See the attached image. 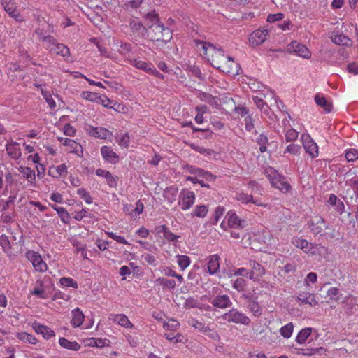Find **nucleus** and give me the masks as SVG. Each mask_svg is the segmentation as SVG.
<instances>
[{"mask_svg":"<svg viewBox=\"0 0 358 358\" xmlns=\"http://www.w3.org/2000/svg\"><path fill=\"white\" fill-rule=\"evenodd\" d=\"M7 154L13 159H18L21 157V149L20 144L17 142L10 141L6 145Z\"/></svg>","mask_w":358,"mask_h":358,"instance_id":"aec40b11","label":"nucleus"},{"mask_svg":"<svg viewBox=\"0 0 358 358\" xmlns=\"http://www.w3.org/2000/svg\"><path fill=\"white\" fill-rule=\"evenodd\" d=\"M1 3L4 10L16 21H22L20 13L17 10V6L14 0H1Z\"/></svg>","mask_w":358,"mask_h":358,"instance_id":"f8f14e48","label":"nucleus"},{"mask_svg":"<svg viewBox=\"0 0 358 358\" xmlns=\"http://www.w3.org/2000/svg\"><path fill=\"white\" fill-rule=\"evenodd\" d=\"M182 169L186 173H189L192 175H198L199 176H201V173H203L202 169L189 164L183 166Z\"/></svg>","mask_w":358,"mask_h":358,"instance_id":"3c124183","label":"nucleus"},{"mask_svg":"<svg viewBox=\"0 0 358 358\" xmlns=\"http://www.w3.org/2000/svg\"><path fill=\"white\" fill-rule=\"evenodd\" d=\"M164 337L174 343L183 342V336L180 334H174L173 332L164 334Z\"/></svg>","mask_w":358,"mask_h":358,"instance_id":"5fc2aeb1","label":"nucleus"},{"mask_svg":"<svg viewBox=\"0 0 358 358\" xmlns=\"http://www.w3.org/2000/svg\"><path fill=\"white\" fill-rule=\"evenodd\" d=\"M77 193L80 196V198H82L83 199L85 200V201L87 203L90 204L92 203V196H90V193L87 191H86L85 189H78Z\"/></svg>","mask_w":358,"mask_h":358,"instance_id":"bf43d9fd","label":"nucleus"},{"mask_svg":"<svg viewBox=\"0 0 358 358\" xmlns=\"http://www.w3.org/2000/svg\"><path fill=\"white\" fill-rule=\"evenodd\" d=\"M59 141L63 143V145L70 148V152L79 155V152H83L82 147L80 144L72 139L59 138Z\"/></svg>","mask_w":358,"mask_h":358,"instance_id":"a878e982","label":"nucleus"},{"mask_svg":"<svg viewBox=\"0 0 358 358\" xmlns=\"http://www.w3.org/2000/svg\"><path fill=\"white\" fill-rule=\"evenodd\" d=\"M147 38L152 42L166 44L172 38V31L163 23L153 27L144 28Z\"/></svg>","mask_w":358,"mask_h":358,"instance_id":"f03ea898","label":"nucleus"},{"mask_svg":"<svg viewBox=\"0 0 358 358\" xmlns=\"http://www.w3.org/2000/svg\"><path fill=\"white\" fill-rule=\"evenodd\" d=\"M345 158L348 162H353L358 159V151L356 149H350L346 151Z\"/></svg>","mask_w":358,"mask_h":358,"instance_id":"680f3d73","label":"nucleus"},{"mask_svg":"<svg viewBox=\"0 0 358 358\" xmlns=\"http://www.w3.org/2000/svg\"><path fill=\"white\" fill-rule=\"evenodd\" d=\"M248 185L249 187L251 188V194H248L245 193H240L237 194V200L245 204L252 203L258 206H263L261 200L259 198H255L253 194L258 192L260 195H262V188L259 186L255 181H250Z\"/></svg>","mask_w":358,"mask_h":358,"instance_id":"20e7f679","label":"nucleus"},{"mask_svg":"<svg viewBox=\"0 0 358 358\" xmlns=\"http://www.w3.org/2000/svg\"><path fill=\"white\" fill-rule=\"evenodd\" d=\"M129 27L132 32L136 33L142 29L143 24L138 18L131 17L129 21Z\"/></svg>","mask_w":358,"mask_h":358,"instance_id":"ea45409f","label":"nucleus"},{"mask_svg":"<svg viewBox=\"0 0 358 358\" xmlns=\"http://www.w3.org/2000/svg\"><path fill=\"white\" fill-rule=\"evenodd\" d=\"M180 326V323L173 319H171L168 322L164 324V328L167 330H175Z\"/></svg>","mask_w":358,"mask_h":358,"instance_id":"69168bd1","label":"nucleus"},{"mask_svg":"<svg viewBox=\"0 0 358 358\" xmlns=\"http://www.w3.org/2000/svg\"><path fill=\"white\" fill-rule=\"evenodd\" d=\"M109 320L117 323L120 326L125 328H133V324L129 321L128 317L124 314H110Z\"/></svg>","mask_w":358,"mask_h":358,"instance_id":"4be33fe9","label":"nucleus"},{"mask_svg":"<svg viewBox=\"0 0 358 358\" xmlns=\"http://www.w3.org/2000/svg\"><path fill=\"white\" fill-rule=\"evenodd\" d=\"M220 260V258L217 255H210L208 257L207 267H208V271L210 275L215 274L219 271Z\"/></svg>","mask_w":358,"mask_h":358,"instance_id":"5701e85b","label":"nucleus"},{"mask_svg":"<svg viewBox=\"0 0 358 358\" xmlns=\"http://www.w3.org/2000/svg\"><path fill=\"white\" fill-rule=\"evenodd\" d=\"M292 243L296 248L301 249L306 253L310 252L311 254H315V252L312 251V250L317 247V245H315L312 243H309L307 240L300 238H294L292 241Z\"/></svg>","mask_w":358,"mask_h":358,"instance_id":"6ab92c4d","label":"nucleus"},{"mask_svg":"<svg viewBox=\"0 0 358 358\" xmlns=\"http://www.w3.org/2000/svg\"><path fill=\"white\" fill-rule=\"evenodd\" d=\"M52 51H55L57 54L61 55L63 57H68L70 55L69 48L62 43H57Z\"/></svg>","mask_w":358,"mask_h":358,"instance_id":"a19ab883","label":"nucleus"},{"mask_svg":"<svg viewBox=\"0 0 358 358\" xmlns=\"http://www.w3.org/2000/svg\"><path fill=\"white\" fill-rule=\"evenodd\" d=\"M189 324L195 328L199 330L201 332L206 333L208 331H210V327L207 325H206L204 323L198 321L197 320H192V321L189 322Z\"/></svg>","mask_w":358,"mask_h":358,"instance_id":"79ce46f5","label":"nucleus"},{"mask_svg":"<svg viewBox=\"0 0 358 358\" xmlns=\"http://www.w3.org/2000/svg\"><path fill=\"white\" fill-rule=\"evenodd\" d=\"M129 63L133 66H134L138 69L143 70L148 73H150V71L152 67V65L150 63H148L145 61L139 60L137 59H130Z\"/></svg>","mask_w":358,"mask_h":358,"instance_id":"c756f323","label":"nucleus"},{"mask_svg":"<svg viewBox=\"0 0 358 358\" xmlns=\"http://www.w3.org/2000/svg\"><path fill=\"white\" fill-rule=\"evenodd\" d=\"M156 282L159 285L169 289H173L176 286V283L174 280H170L165 278H159L157 279Z\"/></svg>","mask_w":358,"mask_h":358,"instance_id":"c03bdc74","label":"nucleus"},{"mask_svg":"<svg viewBox=\"0 0 358 358\" xmlns=\"http://www.w3.org/2000/svg\"><path fill=\"white\" fill-rule=\"evenodd\" d=\"M59 343L62 348L71 350L78 351L80 348V345L76 341H70L65 338H60Z\"/></svg>","mask_w":358,"mask_h":358,"instance_id":"2f4dec72","label":"nucleus"},{"mask_svg":"<svg viewBox=\"0 0 358 358\" xmlns=\"http://www.w3.org/2000/svg\"><path fill=\"white\" fill-rule=\"evenodd\" d=\"M222 317L228 322L241 324L246 326L249 325L251 322L250 319L245 313L234 308L223 314Z\"/></svg>","mask_w":358,"mask_h":358,"instance_id":"423d86ee","label":"nucleus"},{"mask_svg":"<svg viewBox=\"0 0 358 358\" xmlns=\"http://www.w3.org/2000/svg\"><path fill=\"white\" fill-rule=\"evenodd\" d=\"M308 226L310 231L314 234H318L321 233L324 229H329V226L326 224L324 220L319 215H315L312 217L308 222Z\"/></svg>","mask_w":358,"mask_h":358,"instance_id":"9b49d317","label":"nucleus"},{"mask_svg":"<svg viewBox=\"0 0 358 358\" xmlns=\"http://www.w3.org/2000/svg\"><path fill=\"white\" fill-rule=\"evenodd\" d=\"M144 18L146 26L145 28L153 27L154 26L159 25L162 23L159 20L158 14L154 10L145 14Z\"/></svg>","mask_w":358,"mask_h":358,"instance_id":"b1692460","label":"nucleus"},{"mask_svg":"<svg viewBox=\"0 0 358 358\" xmlns=\"http://www.w3.org/2000/svg\"><path fill=\"white\" fill-rule=\"evenodd\" d=\"M210 303L214 307L221 309L229 308L232 305V302L229 296L227 294H220L216 296L210 301Z\"/></svg>","mask_w":358,"mask_h":358,"instance_id":"2eb2a0df","label":"nucleus"},{"mask_svg":"<svg viewBox=\"0 0 358 358\" xmlns=\"http://www.w3.org/2000/svg\"><path fill=\"white\" fill-rule=\"evenodd\" d=\"M67 173V167L65 164L59 166H52L48 170V174L55 178L64 176Z\"/></svg>","mask_w":358,"mask_h":358,"instance_id":"bb28decb","label":"nucleus"},{"mask_svg":"<svg viewBox=\"0 0 358 358\" xmlns=\"http://www.w3.org/2000/svg\"><path fill=\"white\" fill-rule=\"evenodd\" d=\"M177 192L178 189L176 187H169L165 189L164 196L169 201L172 202L175 200Z\"/></svg>","mask_w":358,"mask_h":358,"instance_id":"8fccbe9b","label":"nucleus"},{"mask_svg":"<svg viewBox=\"0 0 358 358\" xmlns=\"http://www.w3.org/2000/svg\"><path fill=\"white\" fill-rule=\"evenodd\" d=\"M143 210V204L138 201L136 203V207L133 208L132 206H126L124 207V210H127L130 213L132 216L140 215Z\"/></svg>","mask_w":358,"mask_h":358,"instance_id":"4c0bfd02","label":"nucleus"},{"mask_svg":"<svg viewBox=\"0 0 358 358\" xmlns=\"http://www.w3.org/2000/svg\"><path fill=\"white\" fill-rule=\"evenodd\" d=\"M32 327L36 334H41L45 339H49L55 336V331L48 326L34 322Z\"/></svg>","mask_w":358,"mask_h":358,"instance_id":"f3484780","label":"nucleus"},{"mask_svg":"<svg viewBox=\"0 0 358 358\" xmlns=\"http://www.w3.org/2000/svg\"><path fill=\"white\" fill-rule=\"evenodd\" d=\"M85 315L80 308H77L72 310L71 324L73 327H80L84 321Z\"/></svg>","mask_w":358,"mask_h":358,"instance_id":"cd10ccee","label":"nucleus"},{"mask_svg":"<svg viewBox=\"0 0 358 358\" xmlns=\"http://www.w3.org/2000/svg\"><path fill=\"white\" fill-rule=\"evenodd\" d=\"M26 257L32 263L34 269L39 272H45L48 269L46 263L42 259L39 253L34 251H28Z\"/></svg>","mask_w":358,"mask_h":358,"instance_id":"1a4fd4ad","label":"nucleus"},{"mask_svg":"<svg viewBox=\"0 0 358 358\" xmlns=\"http://www.w3.org/2000/svg\"><path fill=\"white\" fill-rule=\"evenodd\" d=\"M287 52L305 59H309L311 57V53L306 45L296 41L287 45Z\"/></svg>","mask_w":358,"mask_h":358,"instance_id":"6e6552de","label":"nucleus"},{"mask_svg":"<svg viewBox=\"0 0 358 358\" xmlns=\"http://www.w3.org/2000/svg\"><path fill=\"white\" fill-rule=\"evenodd\" d=\"M315 101L316 103L319 106L323 108L326 112L329 113L331 110V103L328 102L324 96H320V94H316L315 96Z\"/></svg>","mask_w":358,"mask_h":358,"instance_id":"72a5a7b5","label":"nucleus"},{"mask_svg":"<svg viewBox=\"0 0 358 358\" xmlns=\"http://www.w3.org/2000/svg\"><path fill=\"white\" fill-rule=\"evenodd\" d=\"M195 201V194L194 192L186 189H182L179 194L178 204L182 210L189 209Z\"/></svg>","mask_w":358,"mask_h":358,"instance_id":"0eeeda50","label":"nucleus"},{"mask_svg":"<svg viewBox=\"0 0 358 358\" xmlns=\"http://www.w3.org/2000/svg\"><path fill=\"white\" fill-rule=\"evenodd\" d=\"M296 300L301 304H308L310 305V306H314L318 303L314 294L304 291H300L299 292L296 297Z\"/></svg>","mask_w":358,"mask_h":358,"instance_id":"dca6fc26","label":"nucleus"},{"mask_svg":"<svg viewBox=\"0 0 358 358\" xmlns=\"http://www.w3.org/2000/svg\"><path fill=\"white\" fill-rule=\"evenodd\" d=\"M311 332H312L311 328H305V329H301L299 332V334L296 338V341L300 344L305 343L306 341L307 340V338L310 336Z\"/></svg>","mask_w":358,"mask_h":358,"instance_id":"e433bc0d","label":"nucleus"},{"mask_svg":"<svg viewBox=\"0 0 358 358\" xmlns=\"http://www.w3.org/2000/svg\"><path fill=\"white\" fill-rule=\"evenodd\" d=\"M42 41L45 43L46 48L52 51V49L57 44V40L52 36L48 35L47 36H43Z\"/></svg>","mask_w":358,"mask_h":358,"instance_id":"603ef678","label":"nucleus"},{"mask_svg":"<svg viewBox=\"0 0 358 358\" xmlns=\"http://www.w3.org/2000/svg\"><path fill=\"white\" fill-rule=\"evenodd\" d=\"M81 97L84 99L96 102L101 104L105 108L113 109L115 111H120L121 105L117 102L113 101L105 95H100L98 93L92 92H83Z\"/></svg>","mask_w":358,"mask_h":358,"instance_id":"7ed1b4c3","label":"nucleus"},{"mask_svg":"<svg viewBox=\"0 0 358 358\" xmlns=\"http://www.w3.org/2000/svg\"><path fill=\"white\" fill-rule=\"evenodd\" d=\"M36 287L31 292L33 295L38 296L41 299H46L47 296L44 294L45 291L43 288V282L42 280H37L36 282Z\"/></svg>","mask_w":358,"mask_h":358,"instance_id":"c9c22d12","label":"nucleus"},{"mask_svg":"<svg viewBox=\"0 0 358 358\" xmlns=\"http://www.w3.org/2000/svg\"><path fill=\"white\" fill-rule=\"evenodd\" d=\"M250 266L252 268L249 273L250 279L256 280L259 277H262L265 274V268L258 262L250 261Z\"/></svg>","mask_w":358,"mask_h":358,"instance_id":"a211bd4d","label":"nucleus"},{"mask_svg":"<svg viewBox=\"0 0 358 358\" xmlns=\"http://www.w3.org/2000/svg\"><path fill=\"white\" fill-rule=\"evenodd\" d=\"M60 283L63 286H65V287H73V288H77L78 287V284L76 281H74L72 278H62L60 279Z\"/></svg>","mask_w":358,"mask_h":358,"instance_id":"052dcab7","label":"nucleus"},{"mask_svg":"<svg viewBox=\"0 0 358 358\" xmlns=\"http://www.w3.org/2000/svg\"><path fill=\"white\" fill-rule=\"evenodd\" d=\"M266 172L268 174L270 182L273 187L283 192H287L289 191L291 186L283 176L279 174L272 168L266 169Z\"/></svg>","mask_w":358,"mask_h":358,"instance_id":"39448f33","label":"nucleus"},{"mask_svg":"<svg viewBox=\"0 0 358 358\" xmlns=\"http://www.w3.org/2000/svg\"><path fill=\"white\" fill-rule=\"evenodd\" d=\"M348 179L345 181V185L350 187L355 196L358 197V176L355 175L354 173H347Z\"/></svg>","mask_w":358,"mask_h":358,"instance_id":"c85d7f7f","label":"nucleus"},{"mask_svg":"<svg viewBox=\"0 0 358 358\" xmlns=\"http://www.w3.org/2000/svg\"><path fill=\"white\" fill-rule=\"evenodd\" d=\"M245 222V220L240 219L236 214L228 213V225L231 228H243Z\"/></svg>","mask_w":358,"mask_h":358,"instance_id":"393cba45","label":"nucleus"},{"mask_svg":"<svg viewBox=\"0 0 358 358\" xmlns=\"http://www.w3.org/2000/svg\"><path fill=\"white\" fill-rule=\"evenodd\" d=\"M303 146L306 152L308 153L311 158H315L318 156V146L308 134L301 136Z\"/></svg>","mask_w":358,"mask_h":358,"instance_id":"9d476101","label":"nucleus"},{"mask_svg":"<svg viewBox=\"0 0 358 358\" xmlns=\"http://www.w3.org/2000/svg\"><path fill=\"white\" fill-rule=\"evenodd\" d=\"M268 36V31L266 29H257L254 31L249 37V43L253 46H257L263 43Z\"/></svg>","mask_w":358,"mask_h":358,"instance_id":"ddd939ff","label":"nucleus"},{"mask_svg":"<svg viewBox=\"0 0 358 358\" xmlns=\"http://www.w3.org/2000/svg\"><path fill=\"white\" fill-rule=\"evenodd\" d=\"M101 153L105 160L112 164H115L119 160L118 155L110 147L103 146L101 148Z\"/></svg>","mask_w":358,"mask_h":358,"instance_id":"412c9836","label":"nucleus"},{"mask_svg":"<svg viewBox=\"0 0 358 358\" xmlns=\"http://www.w3.org/2000/svg\"><path fill=\"white\" fill-rule=\"evenodd\" d=\"M41 94L43 98L45 99V101L48 104L49 107L51 109H55L56 107V103L52 97L51 94L49 92L45 90L44 89H41Z\"/></svg>","mask_w":358,"mask_h":358,"instance_id":"09e8293b","label":"nucleus"},{"mask_svg":"<svg viewBox=\"0 0 358 358\" xmlns=\"http://www.w3.org/2000/svg\"><path fill=\"white\" fill-rule=\"evenodd\" d=\"M176 257L178 264L182 270H185L189 265L190 259L188 256L178 255Z\"/></svg>","mask_w":358,"mask_h":358,"instance_id":"49530a36","label":"nucleus"},{"mask_svg":"<svg viewBox=\"0 0 358 358\" xmlns=\"http://www.w3.org/2000/svg\"><path fill=\"white\" fill-rule=\"evenodd\" d=\"M52 208L57 211L61 220L64 223H68L70 219L69 213L66 210V209L63 207L57 206L56 205H52Z\"/></svg>","mask_w":358,"mask_h":358,"instance_id":"f704fd0d","label":"nucleus"},{"mask_svg":"<svg viewBox=\"0 0 358 358\" xmlns=\"http://www.w3.org/2000/svg\"><path fill=\"white\" fill-rule=\"evenodd\" d=\"M86 131L90 136L101 139H108L113 136L112 133L104 127H94L89 125Z\"/></svg>","mask_w":358,"mask_h":358,"instance_id":"4468645a","label":"nucleus"},{"mask_svg":"<svg viewBox=\"0 0 358 358\" xmlns=\"http://www.w3.org/2000/svg\"><path fill=\"white\" fill-rule=\"evenodd\" d=\"M301 149V148L299 145L292 143L286 148L284 151V154L288 152L292 155H299L300 153Z\"/></svg>","mask_w":358,"mask_h":358,"instance_id":"13d9d810","label":"nucleus"},{"mask_svg":"<svg viewBox=\"0 0 358 358\" xmlns=\"http://www.w3.org/2000/svg\"><path fill=\"white\" fill-rule=\"evenodd\" d=\"M339 293L340 291L337 287H331L330 289H328L327 294L330 299L338 301L339 299Z\"/></svg>","mask_w":358,"mask_h":358,"instance_id":"0e129e2a","label":"nucleus"},{"mask_svg":"<svg viewBox=\"0 0 358 358\" xmlns=\"http://www.w3.org/2000/svg\"><path fill=\"white\" fill-rule=\"evenodd\" d=\"M22 170L21 172L27 178L29 181H32L35 179V173L29 167L21 168Z\"/></svg>","mask_w":358,"mask_h":358,"instance_id":"338daca9","label":"nucleus"},{"mask_svg":"<svg viewBox=\"0 0 358 358\" xmlns=\"http://www.w3.org/2000/svg\"><path fill=\"white\" fill-rule=\"evenodd\" d=\"M331 41L336 45L349 46L351 44V40L343 34L332 35Z\"/></svg>","mask_w":358,"mask_h":358,"instance_id":"7c9ffc66","label":"nucleus"},{"mask_svg":"<svg viewBox=\"0 0 358 358\" xmlns=\"http://www.w3.org/2000/svg\"><path fill=\"white\" fill-rule=\"evenodd\" d=\"M293 329L294 326L292 323L290 322L281 327L280 329V333L285 338H289L292 335Z\"/></svg>","mask_w":358,"mask_h":358,"instance_id":"37998d69","label":"nucleus"},{"mask_svg":"<svg viewBox=\"0 0 358 358\" xmlns=\"http://www.w3.org/2000/svg\"><path fill=\"white\" fill-rule=\"evenodd\" d=\"M199 304L196 299H194L193 297H189L185 300L184 306L187 308H198Z\"/></svg>","mask_w":358,"mask_h":358,"instance_id":"774afa93","label":"nucleus"},{"mask_svg":"<svg viewBox=\"0 0 358 358\" xmlns=\"http://www.w3.org/2000/svg\"><path fill=\"white\" fill-rule=\"evenodd\" d=\"M298 132L294 129H289L286 134L285 138L287 142H292L295 141L298 138Z\"/></svg>","mask_w":358,"mask_h":358,"instance_id":"e2e57ef3","label":"nucleus"},{"mask_svg":"<svg viewBox=\"0 0 358 358\" xmlns=\"http://www.w3.org/2000/svg\"><path fill=\"white\" fill-rule=\"evenodd\" d=\"M268 139L266 135L262 134L257 138V143L259 145V150L262 153L266 151V145L268 144Z\"/></svg>","mask_w":358,"mask_h":358,"instance_id":"de8ad7c7","label":"nucleus"},{"mask_svg":"<svg viewBox=\"0 0 358 358\" xmlns=\"http://www.w3.org/2000/svg\"><path fill=\"white\" fill-rule=\"evenodd\" d=\"M195 43L199 50H203V55L216 69L228 73H234L238 64L235 63L233 58L225 56L224 50L217 48L214 45L200 40H196Z\"/></svg>","mask_w":358,"mask_h":358,"instance_id":"f257e3e1","label":"nucleus"},{"mask_svg":"<svg viewBox=\"0 0 358 358\" xmlns=\"http://www.w3.org/2000/svg\"><path fill=\"white\" fill-rule=\"evenodd\" d=\"M190 147L194 150H195L201 154H203V155H211L215 153V152L211 149H206L203 147L199 146L195 144H191Z\"/></svg>","mask_w":358,"mask_h":358,"instance_id":"4d7b16f0","label":"nucleus"},{"mask_svg":"<svg viewBox=\"0 0 358 358\" xmlns=\"http://www.w3.org/2000/svg\"><path fill=\"white\" fill-rule=\"evenodd\" d=\"M15 336L17 339L23 343H27L30 344H36L37 343V339L34 336L24 331L17 332L15 334Z\"/></svg>","mask_w":358,"mask_h":358,"instance_id":"473e14b6","label":"nucleus"},{"mask_svg":"<svg viewBox=\"0 0 358 358\" xmlns=\"http://www.w3.org/2000/svg\"><path fill=\"white\" fill-rule=\"evenodd\" d=\"M208 211L207 206L199 205L195 207L194 212L192 213L193 216L198 217H204Z\"/></svg>","mask_w":358,"mask_h":358,"instance_id":"a18cd8bd","label":"nucleus"},{"mask_svg":"<svg viewBox=\"0 0 358 358\" xmlns=\"http://www.w3.org/2000/svg\"><path fill=\"white\" fill-rule=\"evenodd\" d=\"M118 51L122 55H129L130 53H132V45L131 43L120 41Z\"/></svg>","mask_w":358,"mask_h":358,"instance_id":"864d4df0","label":"nucleus"},{"mask_svg":"<svg viewBox=\"0 0 358 358\" xmlns=\"http://www.w3.org/2000/svg\"><path fill=\"white\" fill-rule=\"evenodd\" d=\"M246 285L247 282L245 279L242 278H238L234 280L232 287L238 292H242L244 290L245 287H246Z\"/></svg>","mask_w":358,"mask_h":358,"instance_id":"6e6d98bb","label":"nucleus"},{"mask_svg":"<svg viewBox=\"0 0 358 358\" xmlns=\"http://www.w3.org/2000/svg\"><path fill=\"white\" fill-rule=\"evenodd\" d=\"M248 308L254 316L259 317L262 315V308L257 302V299L250 301V303L248 305Z\"/></svg>","mask_w":358,"mask_h":358,"instance_id":"58836bf2","label":"nucleus"}]
</instances>
